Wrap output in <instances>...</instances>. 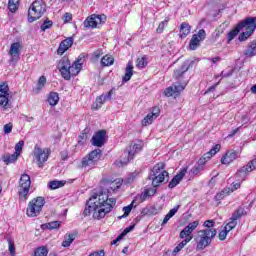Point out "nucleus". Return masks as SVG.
<instances>
[{
	"label": "nucleus",
	"mask_w": 256,
	"mask_h": 256,
	"mask_svg": "<svg viewBox=\"0 0 256 256\" xmlns=\"http://www.w3.org/2000/svg\"><path fill=\"white\" fill-rule=\"evenodd\" d=\"M144 143L141 140H137L134 144H131L122 154L120 163L121 165H127L129 161H133L137 153L143 151Z\"/></svg>",
	"instance_id": "obj_4"
},
{
	"label": "nucleus",
	"mask_w": 256,
	"mask_h": 256,
	"mask_svg": "<svg viewBox=\"0 0 256 256\" xmlns=\"http://www.w3.org/2000/svg\"><path fill=\"white\" fill-rule=\"evenodd\" d=\"M19 185L18 195L23 201H27V195H29V190L31 189V177L28 174H22Z\"/></svg>",
	"instance_id": "obj_9"
},
{
	"label": "nucleus",
	"mask_w": 256,
	"mask_h": 256,
	"mask_svg": "<svg viewBox=\"0 0 256 256\" xmlns=\"http://www.w3.org/2000/svg\"><path fill=\"white\" fill-rule=\"evenodd\" d=\"M205 168L203 166H199V164H196L191 170H190V175H199L201 171H203Z\"/></svg>",
	"instance_id": "obj_43"
},
{
	"label": "nucleus",
	"mask_w": 256,
	"mask_h": 256,
	"mask_svg": "<svg viewBox=\"0 0 256 256\" xmlns=\"http://www.w3.org/2000/svg\"><path fill=\"white\" fill-rule=\"evenodd\" d=\"M47 255H49V250L47 249V247L42 246V247L36 248L33 256H47Z\"/></svg>",
	"instance_id": "obj_38"
},
{
	"label": "nucleus",
	"mask_w": 256,
	"mask_h": 256,
	"mask_svg": "<svg viewBox=\"0 0 256 256\" xmlns=\"http://www.w3.org/2000/svg\"><path fill=\"white\" fill-rule=\"evenodd\" d=\"M101 157H102L101 149L99 148L95 149L82 159L81 167H84V168L90 167V169H92L93 167H95V165H97Z\"/></svg>",
	"instance_id": "obj_8"
},
{
	"label": "nucleus",
	"mask_w": 256,
	"mask_h": 256,
	"mask_svg": "<svg viewBox=\"0 0 256 256\" xmlns=\"http://www.w3.org/2000/svg\"><path fill=\"white\" fill-rule=\"evenodd\" d=\"M8 243H9L10 255L14 256L15 255V244L11 240H8Z\"/></svg>",
	"instance_id": "obj_61"
},
{
	"label": "nucleus",
	"mask_w": 256,
	"mask_h": 256,
	"mask_svg": "<svg viewBox=\"0 0 256 256\" xmlns=\"http://www.w3.org/2000/svg\"><path fill=\"white\" fill-rule=\"evenodd\" d=\"M221 149V145L216 144L215 146H213V148L207 152L206 154H204L202 156L203 159H205L206 161H209V159H211V157H213V155H217L218 151H220Z\"/></svg>",
	"instance_id": "obj_27"
},
{
	"label": "nucleus",
	"mask_w": 256,
	"mask_h": 256,
	"mask_svg": "<svg viewBox=\"0 0 256 256\" xmlns=\"http://www.w3.org/2000/svg\"><path fill=\"white\" fill-rule=\"evenodd\" d=\"M158 112H151L147 114V116L142 120V125L144 127H147V125H151L153 121H155V118L157 117Z\"/></svg>",
	"instance_id": "obj_26"
},
{
	"label": "nucleus",
	"mask_w": 256,
	"mask_h": 256,
	"mask_svg": "<svg viewBox=\"0 0 256 256\" xmlns=\"http://www.w3.org/2000/svg\"><path fill=\"white\" fill-rule=\"evenodd\" d=\"M105 137H107V131L100 130L96 132L91 139L92 145H94V147H103V145H105Z\"/></svg>",
	"instance_id": "obj_16"
},
{
	"label": "nucleus",
	"mask_w": 256,
	"mask_h": 256,
	"mask_svg": "<svg viewBox=\"0 0 256 256\" xmlns=\"http://www.w3.org/2000/svg\"><path fill=\"white\" fill-rule=\"evenodd\" d=\"M179 69L184 73H187V71H189V66L187 65L186 62H183L182 66Z\"/></svg>",
	"instance_id": "obj_64"
},
{
	"label": "nucleus",
	"mask_w": 256,
	"mask_h": 256,
	"mask_svg": "<svg viewBox=\"0 0 256 256\" xmlns=\"http://www.w3.org/2000/svg\"><path fill=\"white\" fill-rule=\"evenodd\" d=\"M136 66L139 67L140 69H143V67H145L147 65V62L145 61V58H138L136 61Z\"/></svg>",
	"instance_id": "obj_53"
},
{
	"label": "nucleus",
	"mask_w": 256,
	"mask_h": 256,
	"mask_svg": "<svg viewBox=\"0 0 256 256\" xmlns=\"http://www.w3.org/2000/svg\"><path fill=\"white\" fill-rule=\"evenodd\" d=\"M83 57V54H81L73 64H70V67L67 70V74L64 75L65 81H70L71 77H75L81 73V69H83V62H81Z\"/></svg>",
	"instance_id": "obj_10"
},
{
	"label": "nucleus",
	"mask_w": 256,
	"mask_h": 256,
	"mask_svg": "<svg viewBox=\"0 0 256 256\" xmlns=\"http://www.w3.org/2000/svg\"><path fill=\"white\" fill-rule=\"evenodd\" d=\"M167 23H169V18L167 17V18H165V20L164 21H162L160 24H159V26H158V28H157V33H163V30L165 29V26L167 25Z\"/></svg>",
	"instance_id": "obj_50"
},
{
	"label": "nucleus",
	"mask_w": 256,
	"mask_h": 256,
	"mask_svg": "<svg viewBox=\"0 0 256 256\" xmlns=\"http://www.w3.org/2000/svg\"><path fill=\"white\" fill-rule=\"evenodd\" d=\"M113 63H115V59H114L112 56L105 55V56L101 59V65H102V67H109V66L113 65Z\"/></svg>",
	"instance_id": "obj_36"
},
{
	"label": "nucleus",
	"mask_w": 256,
	"mask_h": 256,
	"mask_svg": "<svg viewBox=\"0 0 256 256\" xmlns=\"http://www.w3.org/2000/svg\"><path fill=\"white\" fill-rule=\"evenodd\" d=\"M142 213H144V215H157V213H159V209L155 206H150L144 208Z\"/></svg>",
	"instance_id": "obj_40"
},
{
	"label": "nucleus",
	"mask_w": 256,
	"mask_h": 256,
	"mask_svg": "<svg viewBox=\"0 0 256 256\" xmlns=\"http://www.w3.org/2000/svg\"><path fill=\"white\" fill-rule=\"evenodd\" d=\"M19 1L20 0H9L8 1V9L10 13H15L17 9H19Z\"/></svg>",
	"instance_id": "obj_37"
},
{
	"label": "nucleus",
	"mask_w": 256,
	"mask_h": 256,
	"mask_svg": "<svg viewBox=\"0 0 256 256\" xmlns=\"http://www.w3.org/2000/svg\"><path fill=\"white\" fill-rule=\"evenodd\" d=\"M71 66V61L69 60L68 57H63L59 64H58V69L61 73V76L64 78L65 75H67V71L69 70V67Z\"/></svg>",
	"instance_id": "obj_20"
},
{
	"label": "nucleus",
	"mask_w": 256,
	"mask_h": 256,
	"mask_svg": "<svg viewBox=\"0 0 256 256\" xmlns=\"http://www.w3.org/2000/svg\"><path fill=\"white\" fill-rule=\"evenodd\" d=\"M77 233H70L65 236L64 241L62 242V247H70L71 243L75 241Z\"/></svg>",
	"instance_id": "obj_29"
},
{
	"label": "nucleus",
	"mask_w": 256,
	"mask_h": 256,
	"mask_svg": "<svg viewBox=\"0 0 256 256\" xmlns=\"http://www.w3.org/2000/svg\"><path fill=\"white\" fill-rule=\"evenodd\" d=\"M186 227L193 232L195 231V229H197V227H199V222L198 220H196L194 222L189 223Z\"/></svg>",
	"instance_id": "obj_54"
},
{
	"label": "nucleus",
	"mask_w": 256,
	"mask_h": 256,
	"mask_svg": "<svg viewBox=\"0 0 256 256\" xmlns=\"http://www.w3.org/2000/svg\"><path fill=\"white\" fill-rule=\"evenodd\" d=\"M185 87H187V84H174L173 86H169L164 90V95L165 97H179L181 91H185Z\"/></svg>",
	"instance_id": "obj_14"
},
{
	"label": "nucleus",
	"mask_w": 256,
	"mask_h": 256,
	"mask_svg": "<svg viewBox=\"0 0 256 256\" xmlns=\"http://www.w3.org/2000/svg\"><path fill=\"white\" fill-rule=\"evenodd\" d=\"M243 215H246L245 208L239 207L234 211L230 219H232L233 221H239V219H241Z\"/></svg>",
	"instance_id": "obj_30"
},
{
	"label": "nucleus",
	"mask_w": 256,
	"mask_h": 256,
	"mask_svg": "<svg viewBox=\"0 0 256 256\" xmlns=\"http://www.w3.org/2000/svg\"><path fill=\"white\" fill-rule=\"evenodd\" d=\"M183 75H185V73L180 68H178L177 70L174 71L173 77L174 79H181Z\"/></svg>",
	"instance_id": "obj_55"
},
{
	"label": "nucleus",
	"mask_w": 256,
	"mask_h": 256,
	"mask_svg": "<svg viewBox=\"0 0 256 256\" xmlns=\"http://www.w3.org/2000/svg\"><path fill=\"white\" fill-rule=\"evenodd\" d=\"M241 30L246 29L245 32H242L238 39L239 41H247L253 33H255L256 29V17H247L240 22Z\"/></svg>",
	"instance_id": "obj_5"
},
{
	"label": "nucleus",
	"mask_w": 256,
	"mask_h": 256,
	"mask_svg": "<svg viewBox=\"0 0 256 256\" xmlns=\"http://www.w3.org/2000/svg\"><path fill=\"white\" fill-rule=\"evenodd\" d=\"M245 57H255L256 55V40L252 41L244 51Z\"/></svg>",
	"instance_id": "obj_24"
},
{
	"label": "nucleus",
	"mask_w": 256,
	"mask_h": 256,
	"mask_svg": "<svg viewBox=\"0 0 256 256\" xmlns=\"http://www.w3.org/2000/svg\"><path fill=\"white\" fill-rule=\"evenodd\" d=\"M241 187V183H232L230 188H227L226 195L233 193V191H237Z\"/></svg>",
	"instance_id": "obj_49"
},
{
	"label": "nucleus",
	"mask_w": 256,
	"mask_h": 256,
	"mask_svg": "<svg viewBox=\"0 0 256 256\" xmlns=\"http://www.w3.org/2000/svg\"><path fill=\"white\" fill-rule=\"evenodd\" d=\"M136 200H133L130 205L123 207L124 214L122 216H118V219H125V217H129V214L133 210V206L135 205Z\"/></svg>",
	"instance_id": "obj_34"
},
{
	"label": "nucleus",
	"mask_w": 256,
	"mask_h": 256,
	"mask_svg": "<svg viewBox=\"0 0 256 256\" xmlns=\"http://www.w3.org/2000/svg\"><path fill=\"white\" fill-rule=\"evenodd\" d=\"M256 170V158L250 160L247 165L241 167L236 173L235 178L238 181H245L247 179V175L252 171Z\"/></svg>",
	"instance_id": "obj_11"
},
{
	"label": "nucleus",
	"mask_w": 256,
	"mask_h": 256,
	"mask_svg": "<svg viewBox=\"0 0 256 256\" xmlns=\"http://www.w3.org/2000/svg\"><path fill=\"white\" fill-rule=\"evenodd\" d=\"M216 235H217V229L199 230L196 237L194 238L197 245V249H200V251H203V249H206V247H209L213 239H215Z\"/></svg>",
	"instance_id": "obj_2"
},
{
	"label": "nucleus",
	"mask_w": 256,
	"mask_h": 256,
	"mask_svg": "<svg viewBox=\"0 0 256 256\" xmlns=\"http://www.w3.org/2000/svg\"><path fill=\"white\" fill-rule=\"evenodd\" d=\"M137 175H139L138 172H134V173L130 174V175L127 177V183H133V181H135Z\"/></svg>",
	"instance_id": "obj_60"
},
{
	"label": "nucleus",
	"mask_w": 256,
	"mask_h": 256,
	"mask_svg": "<svg viewBox=\"0 0 256 256\" xmlns=\"http://www.w3.org/2000/svg\"><path fill=\"white\" fill-rule=\"evenodd\" d=\"M51 151L49 149H43L39 147V145H35L33 155L38 163V167L40 169H43V163L47 162L49 159Z\"/></svg>",
	"instance_id": "obj_12"
},
{
	"label": "nucleus",
	"mask_w": 256,
	"mask_h": 256,
	"mask_svg": "<svg viewBox=\"0 0 256 256\" xmlns=\"http://www.w3.org/2000/svg\"><path fill=\"white\" fill-rule=\"evenodd\" d=\"M73 19V15H71V13L66 12L64 14V23H69V21H71Z\"/></svg>",
	"instance_id": "obj_63"
},
{
	"label": "nucleus",
	"mask_w": 256,
	"mask_h": 256,
	"mask_svg": "<svg viewBox=\"0 0 256 256\" xmlns=\"http://www.w3.org/2000/svg\"><path fill=\"white\" fill-rule=\"evenodd\" d=\"M229 233V231L227 230L226 227H224V229L222 231L219 232L218 237L220 241H225V239H227V234Z\"/></svg>",
	"instance_id": "obj_51"
},
{
	"label": "nucleus",
	"mask_w": 256,
	"mask_h": 256,
	"mask_svg": "<svg viewBox=\"0 0 256 256\" xmlns=\"http://www.w3.org/2000/svg\"><path fill=\"white\" fill-rule=\"evenodd\" d=\"M45 83H47V78L45 76H41L38 80L37 87L33 89L34 93L37 95L41 92V89L45 87Z\"/></svg>",
	"instance_id": "obj_33"
},
{
	"label": "nucleus",
	"mask_w": 256,
	"mask_h": 256,
	"mask_svg": "<svg viewBox=\"0 0 256 256\" xmlns=\"http://www.w3.org/2000/svg\"><path fill=\"white\" fill-rule=\"evenodd\" d=\"M241 27H243V24H241L240 22L233 30L228 33V41H233V39H235V37L239 35V33L241 32Z\"/></svg>",
	"instance_id": "obj_28"
},
{
	"label": "nucleus",
	"mask_w": 256,
	"mask_h": 256,
	"mask_svg": "<svg viewBox=\"0 0 256 256\" xmlns=\"http://www.w3.org/2000/svg\"><path fill=\"white\" fill-rule=\"evenodd\" d=\"M101 16L99 15H92L91 17H88L85 21H84V27L86 29L92 28L95 29V27H97L99 21L101 23Z\"/></svg>",
	"instance_id": "obj_19"
},
{
	"label": "nucleus",
	"mask_w": 256,
	"mask_h": 256,
	"mask_svg": "<svg viewBox=\"0 0 256 256\" xmlns=\"http://www.w3.org/2000/svg\"><path fill=\"white\" fill-rule=\"evenodd\" d=\"M177 211H179V205L174 207L173 209H171L169 212H168V215L169 217H175V214L177 213Z\"/></svg>",
	"instance_id": "obj_62"
},
{
	"label": "nucleus",
	"mask_w": 256,
	"mask_h": 256,
	"mask_svg": "<svg viewBox=\"0 0 256 256\" xmlns=\"http://www.w3.org/2000/svg\"><path fill=\"white\" fill-rule=\"evenodd\" d=\"M206 229H215L213 227H215V222L213 220H206L203 224Z\"/></svg>",
	"instance_id": "obj_57"
},
{
	"label": "nucleus",
	"mask_w": 256,
	"mask_h": 256,
	"mask_svg": "<svg viewBox=\"0 0 256 256\" xmlns=\"http://www.w3.org/2000/svg\"><path fill=\"white\" fill-rule=\"evenodd\" d=\"M53 27V21L45 20L44 23L40 26L41 31H47V29H51Z\"/></svg>",
	"instance_id": "obj_44"
},
{
	"label": "nucleus",
	"mask_w": 256,
	"mask_h": 256,
	"mask_svg": "<svg viewBox=\"0 0 256 256\" xmlns=\"http://www.w3.org/2000/svg\"><path fill=\"white\" fill-rule=\"evenodd\" d=\"M59 227H61V221H53V222H49L41 225L42 229H50V230L59 229Z\"/></svg>",
	"instance_id": "obj_35"
},
{
	"label": "nucleus",
	"mask_w": 256,
	"mask_h": 256,
	"mask_svg": "<svg viewBox=\"0 0 256 256\" xmlns=\"http://www.w3.org/2000/svg\"><path fill=\"white\" fill-rule=\"evenodd\" d=\"M17 159H19V154H16V152H14V154H7L3 156V161L4 163H6V165H10V163H15Z\"/></svg>",
	"instance_id": "obj_32"
},
{
	"label": "nucleus",
	"mask_w": 256,
	"mask_h": 256,
	"mask_svg": "<svg viewBox=\"0 0 256 256\" xmlns=\"http://www.w3.org/2000/svg\"><path fill=\"white\" fill-rule=\"evenodd\" d=\"M165 178L166 183L169 182V172L165 170V164H156L149 175V179L152 181V186L159 187L161 183H164Z\"/></svg>",
	"instance_id": "obj_3"
},
{
	"label": "nucleus",
	"mask_w": 256,
	"mask_h": 256,
	"mask_svg": "<svg viewBox=\"0 0 256 256\" xmlns=\"http://www.w3.org/2000/svg\"><path fill=\"white\" fill-rule=\"evenodd\" d=\"M102 55H103V50H102V49H97L96 51H94L92 57H93V59L97 60V59H99Z\"/></svg>",
	"instance_id": "obj_59"
},
{
	"label": "nucleus",
	"mask_w": 256,
	"mask_h": 256,
	"mask_svg": "<svg viewBox=\"0 0 256 256\" xmlns=\"http://www.w3.org/2000/svg\"><path fill=\"white\" fill-rule=\"evenodd\" d=\"M133 229H135V224L130 225L127 228H125L120 235L125 237V235H127L128 233H131V231H133Z\"/></svg>",
	"instance_id": "obj_58"
},
{
	"label": "nucleus",
	"mask_w": 256,
	"mask_h": 256,
	"mask_svg": "<svg viewBox=\"0 0 256 256\" xmlns=\"http://www.w3.org/2000/svg\"><path fill=\"white\" fill-rule=\"evenodd\" d=\"M191 33V26L185 22H183L180 26V33H179V37L181 39H185V37H187V35H189Z\"/></svg>",
	"instance_id": "obj_25"
},
{
	"label": "nucleus",
	"mask_w": 256,
	"mask_h": 256,
	"mask_svg": "<svg viewBox=\"0 0 256 256\" xmlns=\"http://www.w3.org/2000/svg\"><path fill=\"white\" fill-rule=\"evenodd\" d=\"M191 233H193L187 226L180 232V239H185L191 236Z\"/></svg>",
	"instance_id": "obj_42"
},
{
	"label": "nucleus",
	"mask_w": 256,
	"mask_h": 256,
	"mask_svg": "<svg viewBox=\"0 0 256 256\" xmlns=\"http://www.w3.org/2000/svg\"><path fill=\"white\" fill-rule=\"evenodd\" d=\"M187 173V168L182 169L168 184L169 189H175V186L179 185L183 181V177Z\"/></svg>",
	"instance_id": "obj_21"
},
{
	"label": "nucleus",
	"mask_w": 256,
	"mask_h": 256,
	"mask_svg": "<svg viewBox=\"0 0 256 256\" xmlns=\"http://www.w3.org/2000/svg\"><path fill=\"white\" fill-rule=\"evenodd\" d=\"M149 196V191H144L142 192V194L136 196V198L134 200L138 201V203H143V201H146L148 199Z\"/></svg>",
	"instance_id": "obj_41"
},
{
	"label": "nucleus",
	"mask_w": 256,
	"mask_h": 256,
	"mask_svg": "<svg viewBox=\"0 0 256 256\" xmlns=\"http://www.w3.org/2000/svg\"><path fill=\"white\" fill-rule=\"evenodd\" d=\"M64 185H65L64 181H57V180H53L48 183L49 189H52V190L59 189L60 187H63Z\"/></svg>",
	"instance_id": "obj_39"
},
{
	"label": "nucleus",
	"mask_w": 256,
	"mask_h": 256,
	"mask_svg": "<svg viewBox=\"0 0 256 256\" xmlns=\"http://www.w3.org/2000/svg\"><path fill=\"white\" fill-rule=\"evenodd\" d=\"M21 44L19 42L12 43L10 46V51L9 55L12 57L11 58V63H17L19 60V57L21 55Z\"/></svg>",
	"instance_id": "obj_17"
},
{
	"label": "nucleus",
	"mask_w": 256,
	"mask_h": 256,
	"mask_svg": "<svg viewBox=\"0 0 256 256\" xmlns=\"http://www.w3.org/2000/svg\"><path fill=\"white\" fill-rule=\"evenodd\" d=\"M111 97H113V90H110L107 94H102L96 98L95 104H93V109H101L105 101H111Z\"/></svg>",
	"instance_id": "obj_18"
},
{
	"label": "nucleus",
	"mask_w": 256,
	"mask_h": 256,
	"mask_svg": "<svg viewBox=\"0 0 256 256\" xmlns=\"http://www.w3.org/2000/svg\"><path fill=\"white\" fill-rule=\"evenodd\" d=\"M131 77H133V62L130 61L126 66L123 82L127 83V81H131Z\"/></svg>",
	"instance_id": "obj_23"
},
{
	"label": "nucleus",
	"mask_w": 256,
	"mask_h": 256,
	"mask_svg": "<svg viewBox=\"0 0 256 256\" xmlns=\"http://www.w3.org/2000/svg\"><path fill=\"white\" fill-rule=\"evenodd\" d=\"M12 131H13V124L12 123H8V124L4 125L5 135H9V133H11Z\"/></svg>",
	"instance_id": "obj_56"
},
{
	"label": "nucleus",
	"mask_w": 256,
	"mask_h": 256,
	"mask_svg": "<svg viewBox=\"0 0 256 256\" xmlns=\"http://www.w3.org/2000/svg\"><path fill=\"white\" fill-rule=\"evenodd\" d=\"M227 188L222 190L220 193H217L215 196L216 201H222V199H225V197H227Z\"/></svg>",
	"instance_id": "obj_46"
},
{
	"label": "nucleus",
	"mask_w": 256,
	"mask_h": 256,
	"mask_svg": "<svg viewBox=\"0 0 256 256\" xmlns=\"http://www.w3.org/2000/svg\"><path fill=\"white\" fill-rule=\"evenodd\" d=\"M9 105V96H0V106L7 107Z\"/></svg>",
	"instance_id": "obj_52"
},
{
	"label": "nucleus",
	"mask_w": 256,
	"mask_h": 256,
	"mask_svg": "<svg viewBox=\"0 0 256 256\" xmlns=\"http://www.w3.org/2000/svg\"><path fill=\"white\" fill-rule=\"evenodd\" d=\"M7 96H9V86L0 85V97H7Z\"/></svg>",
	"instance_id": "obj_45"
},
{
	"label": "nucleus",
	"mask_w": 256,
	"mask_h": 256,
	"mask_svg": "<svg viewBox=\"0 0 256 256\" xmlns=\"http://www.w3.org/2000/svg\"><path fill=\"white\" fill-rule=\"evenodd\" d=\"M239 157H241V152L237 150H230L221 158V163L223 165H229L230 163H233L235 159H239Z\"/></svg>",
	"instance_id": "obj_15"
},
{
	"label": "nucleus",
	"mask_w": 256,
	"mask_h": 256,
	"mask_svg": "<svg viewBox=\"0 0 256 256\" xmlns=\"http://www.w3.org/2000/svg\"><path fill=\"white\" fill-rule=\"evenodd\" d=\"M205 37H207V34L205 33L204 29H200L197 34H193L189 43L190 51H195L198 47H200L201 41H205Z\"/></svg>",
	"instance_id": "obj_13"
},
{
	"label": "nucleus",
	"mask_w": 256,
	"mask_h": 256,
	"mask_svg": "<svg viewBox=\"0 0 256 256\" xmlns=\"http://www.w3.org/2000/svg\"><path fill=\"white\" fill-rule=\"evenodd\" d=\"M115 203H117L115 198H109L107 193L100 192L99 195H93L87 201L83 215L89 217L93 213L94 219H103L107 213L113 211Z\"/></svg>",
	"instance_id": "obj_1"
},
{
	"label": "nucleus",
	"mask_w": 256,
	"mask_h": 256,
	"mask_svg": "<svg viewBox=\"0 0 256 256\" xmlns=\"http://www.w3.org/2000/svg\"><path fill=\"white\" fill-rule=\"evenodd\" d=\"M235 227H237V220H233L232 218H230V221L227 223L225 228L228 231H232V229H235Z\"/></svg>",
	"instance_id": "obj_48"
},
{
	"label": "nucleus",
	"mask_w": 256,
	"mask_h": 256,
	"mask_svg": "<svg viewBox=\"0 0 256 256\" xmlns=\"http://www.w3.org/2000/svg\"><path fill=\"white\" fill-rule=\"evenodd\" d=\"M44 206H45V198L41 196L34 198L28 204V207L26 209V215L28 217H37L38 215H40L41 211H43Z\"/></svg>",
	"instance_id": "obj_7"
},
{
	"label": "nucleus",
	"mask_w": 256,
	"mask_h": 256,
	"mask_svg": "<svg viewBox=\"0 0 256 256\" xmlns=\"http://www.w3.org/2000/svg\"><path fill=\"white\" fill-rule=\"evenodd\" d=\"M70 47H73V38L69 37L63 40L58 47L57 53L58 55H63L65 51H67Z\"/></svg>",
	"instance_id": "obj_22"
},
{
	"label": "nucleus",
	"mask_w": 256,
	"mask_h": 256,
	"mask_svg": "<svg viewBox=\"0 0 256 256\" xmlns=\"http://www.w3.org/2000/svg\"><path fill=\"white\" fill-rule=\"evenodd\" d=\"M44 13H45V4L43 3V0L34 1L28 10L29 23H33L34 21H37V19H41Z\"/></svg>",
	"instance_id": "obj_6"
},
{
	"label": "nucleus",
	"mask_w": 256,
	"mask_h": 256,
	"mask_svg": "<svg viewBox=\"0 0 256 256\" xmlns=\"http://www.w3.org/2000/svg\"><path fill=\"white\" fill-rule=\"evenodd\" d=\"M48 103L51 107H55L59 103V93L51 92L48 96Z\"/></svg>",
	"instance_id": "obj_31"
},
{
	"label": "nucleus",
	"mask_w": 256,
	"mask_h": 256,
	"mask_svg": "<svg viewBox=\"0 0 256 256\" xmlns=\"http://www.w3.org/2000/svg\"><path fill=\"white\" fill-rule=\"evenodd\" d=\"M23 145H25V142L23 140H20L16 145H15V152L18 155H21V151H23Z\"/></svg>",
	"instance_id": "obj_47"
}]
</instances>
